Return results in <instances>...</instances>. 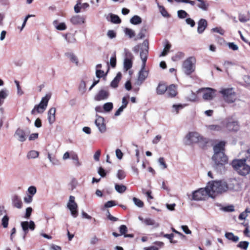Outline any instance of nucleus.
<instances>
[{
	"label": "nucleus",
	"instance_id": "1",
	"mask_svg": "<svg viewBox=\"0 0 250 250\" xmlns=\"http://www.w3.org/2000/svg\"><path fill=\"white\" fill-rule=\"evenodd\" d=\"M228 184L223 180L209 182L205 188H201L192 193V199L196 201L205 200L208 196L214 198L218 194L226 191Z\"/></svg>",
	"mask_w": 250,
	"mask_h": 250
},
{
	"label": "nucleus",
	"instance_id": "2",
	"mask_svg": "<svg viewBox=\"0 0 250 250\" xmlns=\"http://www.w3.org/2000/svg\"><path fill=\"white\" fill-rule=\"evenodd\" d=\"M246 163V159H235L232 161L231 166L239 175L246 176L250 172V166Z\"/></svg>",
	"mask_w": 250,
	"mask_h": 250
},
{
	"label": "nucleus",
	"instance_id": "3",
	"mask_svg": "<svg viewBox=\"0 0 250 250\" xmlns=\"http://www.w3.org/2000/svg\"><path fill=\"white\" fill-rule=\"evenodd\" d=\"M149 49V42L148 40H145L142 44H138L133 48V51L135 53H138L141 50L140 56L143 62L142 65L146 66V62L147 59Z\"/></svg>",
	"mask_w": 250,
	"mask_h": 250
},
{
	"label": "nucleus",
	"instance_id": "4",
	"mask_svg": "<svg viewBox=\"0 0 250 250\" xmlns=\"http://www.w3.org/2000/svg\"><path fill=\"white\" fill-rule=\"evenodd\" d=\"M196 62V60L194 57H188L184 61L182 68L185 74L189 76L195 71Z\"/></svg>",
	"mask_w": 250,
	"mask_h": 250
},
{
	"label": "nucleus",
	"instance_id": "5",
	"mask_svg": "<svg viewBox=\"0 0 250 250\" xmlns=\"http://www.w3.org/2000/svg\"><path fill=\"white\" fill-rule=\"evenodd\" d=\"M224 100L228 103H233L236 99V93L232 88H222L219 92Z\"/></svg>",
	"mask_w": 250,
	"mask_h": 250
},
{
	"label": "nucleus",
	"instance_id": "6",
	"mask_svg": "<svg viewBox=\"0 0 250 250\" xmlns=\"http://www.w3.org/2000/svg\"><path fill=\"white\" fill-rule=\"evenodd\" d=\"M50 97L51 95L47 94L44 97H43L40 103L38 105H36L32 110L31 114L35 115L36 113H43L46 108Z\"/></svg>",
	"mask_w": 250,
	"mask_h": 250
},
{
	"label": "nucleus",
	"instance_id": "7",
	"mask_svg": "<svg viewBox=\"0 0 250 250\" xmlns=\"http://www.w3.org/2000/svg\"><path fill=\"white\" fill-rule=\"evenodd\" d=\"M186 138L190 144L204 143L207 144L208 141L206 139L203 138L198 133L196 132H190L186 136Z\"/></svg>",
	"mask_w": 250,
	"mask_h": 250
},
{
	"label": "nucleus",
	"instance_id": "8",
	"mask_svg": "<svg viewBox=\"0 0 250 250\" xmlns=\"http://www.w3.org/2000/svg\"><path fill=\"white\" fill-rule=\"evenodd\" d=\"M212 161L214 162L213 167L216 169H221L223 168L224 166L228 164V159L225 154H223V158L222 156H218V158L215 159L214 158V155L212 157Z\"/></svg>",
	"mask_w": 250,
	"mask_h": 250
},
{
	"label": "nucleus",
	"instance_id": "9",
	"mask_svg": "<svg viewBox=\"0 0 250 250\" xmlns=\"http://www.w3.org/2000/svg\"><path fill=\"white\" fill-rule=\"evenodd\" d=\"M225 142L224 141H220L213 146L214 150V158L216 159L218 158V156H222L223 157V154H225Z\"/></svg>",
	"mask_w": 250,
	"mask_h": 250
},
{
	"label": "nucleus",
	"instance_id": "10",
	"mask_svg": "<svg viewBox=\"0 0 250 250\" xmlns=\"http://www.w3.org/2000/svg\"><path fill=\"white\" fill-rule=\"evenodd\" d=\"M226 127L229 131H237L239 125L237 121H234L232 118H228L226 124Z\"/></svg>",
	"mask_w": 250,
	"mask_h": 250
},
{
	"label": "nucleus",
	"instance_id": "11",
	"mask_svg": "<svg viewBox=\"0 0 250 250\" xmlns=\"http://www.w3.org/2000/svg\"><path fill=\"white\" fill-rule=\"evenodd\" d=\"M85 17L79 15L73 16L70 19V22L74 25H81L85 22Z\"/></svg>",
	"mask_w": 250,
	"mask_h": 250
},
{
	"label": "nucleus",
	"instance_id": "12",
	"mask_svg": "<svg viewBox=\"0 0 250 250\" xmlns=\"http://www.w3.org/2000/svg\"><path fill=\"white\" fill-rule=\"evenodd\" d=\"M21 226L25 233V235L28 233V229L33 230L35 228V224L33 221H30L29 222L28 221L22 222L21 223Z\"/></svg>",
	"mask_w": 250,
	"mask_h": 250
},
{
	"label": "nucleus",
	"instance_id": "13",
	"mask_svg": "<svg viewBox=\"0 0 250 250\" xmlns=\"http://www.w3.org/2000/svg\"><path fill=\"white\" fill-rule=\"evenodd\" d=\"M104 122V118L101 116H98L95 120V124L101 132L106 131V126Z\"/></svg>",
	"mask_w": 250,
	"mask_h": 250
},
{
	"label": "nucleus",
	"instance_id": "14",
	"mask_svg": "<svg viewBox=\"0 0 250 250\" xmlns=\"http://www.w3.org/2000/svg\"><path fill=\"white\" fill-rule=\"evenodd\" d=\"M109 92L105 90L102 89L99 91L95 97V100L97 101L104 100L108 97Z\"/></svg>",
	"mask_w": 250,
	"mask_h": 250
},
{
	"label": "nucleus",
	"instance_id": "15",
	"mask_svg": "<svg viewBox=\"0 0 250 250\" xmlns=\"http://www.w3.org/2000/svg\"><path fill=\"white\" fill-rule=\"evenodd\" d=\"M167 94L168 97L174 98L178 94L177 90V87L175 85L172 84L167 86Z\"/></svg>",
	"mask_w": 250,
	"mask_h": 250
},
{
	"label": "nucleus",
	"instance_id": "16",
	"mask_svg": "<svg viewBox=\"0 0 250 250\" xmlns=\"http://www.w3.org/2000/svg\"><path fill=\"white\" fill-rule=\"evenodd\" d=\"M207 21L204 19L200 20L198 22L197 32L199 34H202L207 27Z\"/></svg>",
	"mask_w": 250,
	"mask_h": 250
},
{
	"label": "nucleus",
	"instance_id": "17",
	"mask_svg": "<svg viewBox=\"0 0 250 250\" xmlns=\"http://www.w3.org/2000/svg\"><path fill=\"white\" fill-rule=\"evenodd\" d=\"M147 76L148 72L145 70V67H144L142 65V67L139 73L138 81L140 83H142L143 82H144Z\"/></svg>",
	"mask_w": 250,
	"mask_h": 250
},
{
	"label": "nucleus",
	"instance_id": "18",
	"mask_svg": "<svg viewBox=\"0 0 250 250\" xmlns=\"http://www.w3.org/2000/svg\"><path fill=\"white\" fill-rule=\"evenodd\" d=\"M167 86L166 83L160 82L156 88V93L158 95H163L167 91Z\"/></svg>",
	"mask_w": 250,
	"mask_h": 250
},
{
	"label": "nucleus",
	"instance_id": "19",
	"mask_svg": "<svg viewBox=\"0 0 250 250\" xmlns=\"http://www.w3.org/2000/svg\"><path fill=\"white\" fill-rule=\"evenodd\" d=\"M56 108H51L48 112V120L50 124H52L55 121Z\"/></svg>",
	"mask_w": 250,
	"mask_h": 250
},
{
	"label": "nucleus",
	"instance_id": "20",
	"mask_svg": "<svg viewBox=\"0 0 250 250\" xmlns=\"http://www.w3.org/2000/svg\"><path fill=\"white\" fill-rule=\"evenodd\" d=\"M12 204L14 207L18 208H21L22 206V203L20 197L17 195L13 196Z\"/></svg>",
	"mask_w": 250,
	"mask_h": 250
},
{
	"label": "nucleus",
	"instance_id": "21",
	"mask_svg": "<svg viewBox=\"0 0 250 250\" xmlns=\"http://www.w3.org/2000/svg\"><path fill=\"white\" fill-rule=\"evenodd\" d=\"M67 208L70 209L71 215L74 217H76L78 215V205L77 204H67Z\"/></svg>",
	"mask_w": 250,
	"mask_h": 250
},
{
	"label": "nucleus",
	"instance_id": "22",
	"mask_svg": "<svg viewBox=\"0 0 250 250\" xmlns=\"http://www.w3.org/2000/svg\"><path fill=\"white\" fill-rule=\"evenodd\" d=\"M15 135L19 137V140L21 142H24L26 140V134L25 131L21 129L18 128L15 132Z\"/></svg>",
	"mask_w": 250,
	"mask_h": 250
},
{
	"label": "nucleus",
	"instance_id": "23",
	"mask_svg": "<svg viewBox=\"0 0 250 250\" xmlns=\"http://www.w3.org/2000/svg\"><path fill=\"white\" fill-rule=\"evenodd\" d=\"M143 221L145 225L147 226H152L154 228H158L159 226V223L151 218H146L144 219Z\"/></svg>",
	"mask_w": 250,
	"mask_h": 250
},
{
	"label": "nucleus",
	"instance_id": "24",
	"mask_svg": "<svg viewBox=\"0 0 250 250\" xmlns=\"http://www.w3.org/2000/svg\"><path fill=\"white\" fill-rule=\"evenodd\" d=\"M122 78V74L121 72H118L115 77V78L113 80V81L111 82L110 86L113 88H117L118 86V84L121 81Z\"/></svg>",
	"mask_w": 250,
	"mask_h": 250
},
{
	"label": "nucleus",
	"instance_id": "25",
	"mask_svg": "<svg viewBox=\"0 0 250 250\" xmlns=\"http://www.w3.org/2000/svg\"><path fill=\"white\" fill-rule=\"evenodd\" d=\"M208 90V91L205 92L203 95V98L205 100H211L213 97L212 89L209 88Z\"/></svg>",
	"mask_w": 250,
	"mask_h": 250
},
{
	"label": "nucleus",
	"instance_id": "26",
	"mask_svg": "<svg viewBox=\"0 0 250 250\" xmlns=\"http://www.w3.org/2000/svg\"><path fill=\"white\" fill-rule=\"evenodd\" d=\"M226 237L233 242H236L239 240V237L237 236H235L232 232H226L225 233Z\"/></svg>",
	"mask_w": 250,
	"mask_h": 250
},
{
	"label": "nucleus",
	"instance_id": "27",
	"mask_svg": "<svg viewBox=\"0 0 250 250\" xmlns=\"http://www.w3.org/2000/svg\"><path fill=\"white\" fill-rule=\"evenodd\" d=\"M166 45L163 49V51H162V52L161 53V54L160 55V56H165L167 55V54L169 52V50L171 48V45L170 43L169 42L167 41H166Z\"/></svg>",
	"mask_w": 250,
	"mask_h": 250
},
{
	"label": "nucleus",
	"instance_id": "28",
	"mask_svg": "<svg viewBox=\"0 0 250 250\" xmlns=\"http://www.w3.org/2000/svg\"><path fill=\"white\" fill-rule=\"evenodd\" d=\"M132 66V61L131 58H125L124 61V68L126 70L130 69Z\"/></svg>",
	"mask_w": 250,
	"mask_h": 250
},
{
	"label": "nucleus",
	"instance_id": "29",
	"mask_svg": "<svg viewBox=\"0 0 250 250\" xmlns=\"http://www.w3.org/2000/svg\"><path fill=\"white\" fill-rule=\"evenodd\" d=\"M115 188L120 193H124L126 190V186L123 185L115 184Z\"/></svg>",
	"mask_w": 250,
	"mask_h": 250
},
{
	"label": "nucleus",
	"instance_id": "30",
	"mask_svg": "<svg viewBox=\"0 0 250 250\" xmlns=\"http://www.w3.org/2000/svg\"><path fill=\"white\" fill-rule=\"evenodd\" d=\"M130 21L132 24L136 25L142 22V19L139 16L135 15L132 17Z\"/></svg>",
	"mask_w": 250,
	"mask_h": 250
},
{
	"label": "nucleus",
	"instance_id": "31",
	"mask_svg": "<svg viewBox=\"0 0 250 250\" xmlns=\"http://www.w3.org/2000/svg\"><path fill=\"white\" fill-rule=\"evenodd\" d=\"M161 234L163 235V237L168 239L171 243L176 244L177 243V240H175L173 239V237H174L173 233L165 234H163V233H161Z\"/></svg>",
	"mask_w": 250,
	"mask_h": 250
},
{
	"label": "nucleus",
	"instance_id": "32",
	"mask_svg": "<svg viewBox=\"0 0 250 250\" xmlns=\"http://www.w3.org/2000/svg\"><path fill=\"white\" fill-rule=\"evenodd\" d=\"M111 21L114 23L119 24L121 22V20L120 19L118 16L111 14L110 15Z\"/></svg>",
	"mask_w": 250,
	"mask_h": 250
},
{
	"label": "nucleus",
	"instance_id": "33",
	"mask_svg": "<svg viewBox=\"0 0 250 250\" xmlns=\"http://www.w3.org/2000/svg\"><path fill=\"white\" fill-rule=\"evenodd\" d=\"M9 220V218L7 215L4 216L2 218L1 225L4 228H6L8 227Z\"/></svg>",
	"mask_w": 250,
	"mask_h": 250
},
{
	"label": "nucleus",
	"instance_id": "34",
	"mask_svg": "<svg viewBox=\"0 0 250 250\" xmlns=\"http://www.w3.org/2000/svg\"><path fill=\"white\" fill-rule=\"evenodd\" d=\"M125 32V35L128 36L130 38L134 37L135 35L134 31L130 28H126Z\"/></svg>",
	"mask_w": 250,
	"mask_h": 250
},
{
	"label": "nucleus",
	"instance_id": "35",
	"mask_svg": "<svg viewBox=\"0 0 250 250\" xmlns=\"http://www.w3.org/2000/svg\"><path fill=\"white\" fill-rule=\"evenodd\" d=\"M113 107V104L112 103H106L103 106L104 109L105 111L109 112Z\"/></svg>",
	"mask_w": 250,
	"mask_h": 250
},
{
	"label": "nucleus",
	"instance_id": "36",
	"mask_svg": "<svg viewBox=\"0 0 250 250\" xmlns=\"http://www.w3.org/2000/svg\"><path fill=\"white\" fill-rule=\"evenodd\" d=\"M39 156V153L38 151L35 150H32L28 152L27 154V157L30 158H35L38 157Z\"/></svg>",
	"mask_w": 250,
	"mask_h": 250
},
{
	"label": "nucleus",
	"instance_id": "37",
	"mask_svg": "<svg viewBox=\"0 0 250 250\" xmlns=\"http://www.w3.org/2000/svg\"><path fill=\"white\" fill-rule=\"evenodd\" d=\"M133 201L134 204L139 208H142L144 206L143 202L136 197L133 198Z\"/></svg>",
	"mask_w": 250,
	"mask_h": 250
},
{
	"label": "nucleus",
	"instance_id": "38",
	"mask_svg": "<svg viewBox=\"0 0 250 250\" xmlns=\"http://www.w3.org/2000/svg\"><path fill=\"white\" fill-rule=\"evenodd\" d=\"M249 242L247 241H241L237 245V247L246 250L249 246Z\"/></svg>",
	"mask_w": 250,
	"mask_h": 250
},
{
	"label": "nucleus",
	"instance_id": "39",
	"mask_svg": "<svg viewBox=\"0 0 250 250\" xmlns=\"http://www.w3.org/2000/svg\"><path fill=\"white\" fill-rule=\"evenodd\" d=\"M208 128L212 131H220L221 130V127L219 125H211L208 126Z\"/></svg>",
	"mask_w": 250,
	"mask_h": 250
},
{
	"label": "nucleus",
	"instance_id": "40",
	"mask_svg": "<svg viewBox=\"0 0 250 250\" xmlns=\"http://www.w3.org/2000/svg\"><path fill=\"white\" fill-rule=\"evenodd\" d=\"M159 10L161 14L165 17H169V15L163 6H159Z\"/></svg>",
	"mask_w": 250,
	"mask_h": 250
},
{
	"label": "nucleus",
	"instance_id": "41",
	"mask_svg": "<svg viewBox=\"0 0 250 250\" xmlns=\"http://www.w3.org/2000/svg\"><path fill=\"white\" fill-rule=\"evenodd\" d=\"M184 106H185L182 104H173L172 105V107L174 108V111L176 114H178L179 110L182 109Z\"/></svg>",
	"mask_w": 250,
	"mask_h": 250
},
{
	"label": "nucleus",
	"instance_id": "42",
	"mask_svg": "<svg viewBox=\"0 0 250 250\" xmlns=\"http://www.w3.org/2000/svg\"><path fill=\"white\" fill-rule=\"evenodd\" d=\"M125 172L124 170L120 169L118 171L117 176L119 179L122 180L125 177Z\"/></svg>",
	"mask_w": 250,
	"mask_h": 250
},
{
	"label": "nucleus",
	"instance_id": "43",
	"mask_svg": "<svg viewBox=\"0 0 250 250\" xmlns=\"http://www.w3.org/2000/svg\"><path fill=\"white\" fill-rule=\"evenodd\" d=\"M188 13L184 10H180L178 11V16L180 19H184L188 16Z\"/></svg>",
	"mask_w": 250,
	"mask_h": 250
},
{
	"label": "nucleus",
	"instance_id": "44",
	"mask_svg": "<svg viewBox=\"0 0 250 250\" xmlns=\"http://www.w3.org/2000/svg\"><path fill=\"white\" fill-rule=\"evenodd\" d=\"M185 56L184 53L181 52H178L173 57L172 59L174 61H177L183 58Z\"/></svg>",
	"mask_w": 250,
	"mask_h": 250
},
{
	"label": "nucleus",
	"instance_id": "45",
	"mask_svg": "<svg viewBox=\"0 0 250 250\" xmlns=\"http://www.w3.org/2000/svg\"><path fill=\"white\" fill-rule=\"evenodd\" d=\"M71 158L74 161H77V163H75V165L77 167L80 166L81 165V163L79 161V158L77 154L74 153L71 154Z\"/></svg>",
	"mask_w": 250,
	"mask_h": 250
},
{
	"label": "nucleus",
	"instance_id": "46",
	"mask_svg": "<svg viewBox=\"0 0 250 250\" xmlns=\"http://www.w3.org/2000/svg\"><path fill=\"white\" fill-rule=\"evenodd\" d=\"M121 235H125L127 231V228L125 225H122L119 228Z\"/></svg>",
	"mask_w": 250,
	"mask_h": 250
},
{
	"label": "nucleus",
	"instance_id": "47",
	"mask_svg": "<svg viewBox=\"0 0 250 250\" xmlns=\"http://www.w3.org/2000/svg\"><path fill=\"white\" fill-rule=\"evenodd\" d=\"M56 28L59 30L62 31L65 30L67 28V26L64 22H61L56 26Z\"/></svg>",
	"mask_w": 250,
	"mask_h": 250
},
{
	"label": "nucleus",
	"instance_id": "48",
	"mask_svg": "<svg viewBox=\"0 0 250 250\" xmlns=\"http://www.w3.org/2000/svg\"><path fill=\"white\" fill-rule=\"evenodd\" d=\"M199 2L200 3L198 5V7L204 10H207L208 5L205 3V2L203 0Z\"/></svg>",
	"mask_w": 250,
	"mask_h": 250
},
{
	"label": "nucleus",
	"instance_id": "49",
	"mask_svg": "<svg viewBox=\"0 0 250 250\" xmlns=\"http://www.w3.org/2000/svg\"><path fill=\"white\" fill-rule=\"evenodd\" d=\"M106 74H104V72L103 70L100 69H97L96 71V77L98 78H101L104 76Z\"/></svg>",
	"mask_w": 250,
	"mask_h": 250
},
{
	"label": "nucleus",
	"instance_id": "50",
	"mask_svg": "<svg viewBox=\"0 0 250 250\" xmlns=\"http://www.w3.org/2000/svg\"><path fill=\"white\" fill-rule=\"evenodd\" d=\"M69 58L72 62L75 63L77 65H78V59L75 55L73 54H70Z\"/></svg>",
	"mask_w": 250,
	"mask_h": 250
},
{
	"label": "nucleus",
	"instance_id": "51",
	"mask_svg": "<svg viewBox=\"0 0 250 250\" xmlns=\"http://www.w3.org/2000/svg\"><path fill=\"white\" fill-rule=\"evenodd\" d=\"M81 4V2L78 0L77 4L74 6V11L76 13H78L81 12V9H82L81 6H80Z\"/></svg>",
	"mask_w": 250,
	"mask_h": 250
},
{
	"label": "nucleus",
	"instance_id": "52",
	"mask_svg": "<svg viewBox=\"0 0 250 250\" xmlns=\"http://www.w3.org/2000/svg\"><path fill=\"white\" fill-rule=\"evenodd\" d=\"M98 173L101 177H104L106 176V173L105 170L101 167H99L98 170Z\"/></svg>",
	"mask_w": 250,
	"mask_h": 250
},
{
	"label": "nucleus",
	"instance_id": "53",
	"mask_svg": "<svg viewBox=\"0 0 250 250\" xmlns=\"http://www.w3.org/2000/svg\"><path fill=\"white\" fill-rule=\"evenodd\" d=\"M110 64L112 67L114 68L116 65V57L115 55L111 58L110 60Z\"/></svg>",
	"mask_w": 250,
	"mask_h": 250
},
{
	"label": "nucleus",
	"instance_id": "54",
	"mask_svg": "<svg viewBox=\"0 0 250 250\" xmlns=\"http://www.w3.org/2000/svg\"><path fill=\"white\" fill-rule=\"evenodd\" d=\"M101 151L100 149H98L96 151L94 155V159L96 161H99L100 160V157L101 156Z\"/></svg>",
	"mask_w": 250,
	"mask_h": 250
},
{
	"label": "nucleus",
	"instance_id": "55",
	"mask_svg": "<svg viewBox=\"0 0 250 250\" xmlns=\"http://www.w3.org/2000/svg\"><path fill=\"white\" fill-rule=\"evenodd\" d=\"M28 191L31 195H34L37 192V189L35 187L31 186L28 189Z\"/></svg>",
	"mask_w": 250,
	"mask_h": 250
},
{
	"label": "nucleus",
	"instance_id": "56",
	"mask_svg": "<svg viewBox=\"0 0 250 250\" xmlns=\"http://www.w3.org/2000/svg\"><path fill=\"white\" fill-rule=\"evenodd\" d=\"M8 94L5 90H1L0 91V100H4L5 99Z\"/></svg>",
	"mask_w": 250,
	"mask_h": 250
},
{
	"label": "nucleus",
	"instance_id": "57",
	"mask_svg": "<svg viewBox=\"0 0 250 250\" xmlns=\"http://www.w3.org/2000/svg\"><path fill=\"white\" fill-rule=\"evenodd\" d=\"M32 212V208L31 207H28L26 209V213L25 214V218H29Z\"/></svg>",
	"mask_w": 250,
	"mask_h": 250
},
{
	"label": "nucleus",
	"instance_id": "58",
	"mask_svg": "<svg viewBox=\"0 0 250 250\" xmlns=\"http://www.w3.org/2000/svg\"><path fill=\"white\" fill-rule=\"evenodd\" d=\"M116 205L115 202L114 201H107L104 205L105 208H110Z\"/></svg>",
	"mask_w": 250,
	"mask_h": 250
},
{
	"label": "nucleus",
	"instance_id": "59",
	"mask_svg": "<svg viewBox=\"0 0 250 250\" xmlns=\"http://www.w3.org/2000/svg\"><path fill=\"white\" fill-rule=\"evenodd\" d=\"M186 23L190 25V26L192 27H194L195 26V21H194L193 20H192L191 18H187L186 20Z\"/></svg>",
	"mask_w": 250,
	"mask_h": 250
},
{
	"label": "nucleus",
	"instance_id": "60",
	"mask_svg": "<svg viewBox=\"0 0 250 250\" xmlns=\"http://www.w3.org/2000/svg\"><path fill=\"white\" fill-rule=\"evenodd\" d=\"M14 82L16 83L17 87L18 93L20 95H21L23 93V92H22L21 87L20 86L19 82L17 80H15Z\"/></svg>",
	"mask_w": 250,
	"mask_h": 250
},
{
	"label": "nucleus",
	"instance_id": "61",
	"mask_svg": "<svg viewBox=\"0 0 250 250\" xmlns=\"http://www.w3.org/2000/svg\"><path fill=\"white\" fill-rule=\"evenodd\" d=\"M228 46L229 47V48H231L232 50L234 51L237 50L238 49V46L235 44L233 42H229L228 43Z\"/></svg>",
	"mask_w": 250,
	"mask_h": 250
},
{
	"label": "nucleus",
	"instance_id": "62",
	"mask_svg": "<svg viewBox=\"0 0 250 250\" xmlns=\"http://www.w3.org/2000/svg\"><path fill=\"white\" fill-rule=\"evenodd\" d=\"M159 162L160 164L163 167V168H166L167 167V165L165 163V159L163 157H160L159 159Z\"/></svg>",
	"mask_w": 250,
	"mask_h": 250
},
{
	"label": "nucleus",
	"instance_id": "63",
	"mask_svg": "<svg viewBox=\"0 0 250 250\" xmlns=\"http://www.w3.org/2000/svg\"><path fill=\"white\" fill-rule=\"evenodd\" d=\"M212 30L214 32L218 33L222 35H224V34L225 33L224 30L221 28L216 27V28H213Z\"/></svg>",
	"mask_w": 250,
	"mask_h": 250
},
{
	"label": "nucleus",
	"instance_id": "64",
	"mask_svg": "<svg viewBox=\"0 0 250 250\" xmlns=\"http://www.w3.org/2000/svg\"><path fill=\"white\" fill-rule=\"evenodd\" d=\"M116 155L117 157L119 159H121L123 156V154L122 151L119 149H116Z\"/></svg>",
	"mask_w": 250,
	"mask_h": 250
}]
</instances>
